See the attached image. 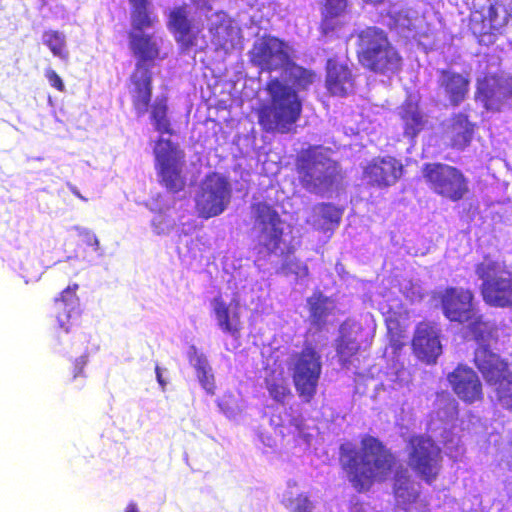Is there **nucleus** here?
I'll list each match as a JSON object with an SVG mask.
<instances>
[{
    "instance_id": "f3484780",
    "label": "nucleus",
    "mask_w": 512,
    "mask_h": 512,
    "mask_svg": "<svg viewBox=\"0 0 512 512\" xmlns=\"http://www.w3.org/2000/svg\"><path fill=\"white\" fill-rule=\"evenodd\" d=\"M442 313L450 322L463 324L470 319L475 306V295L469 288L449 286L438 295Z\"/></svg>"
},
{
    "instance_id": "3c124183",
    "label": "nucleus",
    "mask_w": 512,
    "mask_h": 512,
    "mask_svg": "<svg viewBox=\"0 0 512 512\" xmlns=\"http://www.w3.org/2000/svg\"><path fill=\"white\" fill-rule=\"evenodd\" d=\"M125 512H139L135 503L131 502L127 505Z\"/></svg>"
},
{
    "instance_id": "09e8293b",
    "label": "nucleus",
    "mask_w": 512,
    "mask_h": 512,
    "mask_svg": "<svg viewBox=\"0 0 512 512\" xmlns=\"http://www.w3.org/2000/svg\"><path fill=\"white\" fill-rule=\"evenodd\" d=\"M289 424L296 427L298 430H301L303 426V421L301 419L291 417L289 420Z\"/></svg>"
},
{
    "instance_id": "79ce46f5",
    "label": "nucleus",
    "mask_w": 512,
    "mask_h": 512,
    "mask_svg": "<svg viewBox=\"0 0 512 512\" xmlns=\"http://www.w3.org/2000/svg\"><path fill=\"white\" fill-rule=\"evenodd\" d=\"M89 360V355L83 354L80 357L76 358L72 364V380L84 376V368L87 365Z\"/></svg>"
},
{
    "instance_id": "bb28decb",
    "label": "nucleus",
    "mask_w": 512,
    "mask_h": 512,
    "mask_svg": "<svg viewBox=\"0 0 512 512\" xmlns=\"http://www.w3.org/2000/svg\"><path fill=\"white\" fill-rule=\"evenodd\" d=\"M501 79L496 74H485L477 79L475 99L482 102L488 111H500L502 99L499 96Z\"/></svg>"
},
{
    "instance_id": "f8f14e48",
    "label": "nucleus",
    "mask_w": 512,
    "mask_h": 512,
    "mask_svg": "<svg viewBox=\"0 0 512 512\" xmlns=\"http://www.w3.org/2000/svg\"><path fill=\"white\" fill-rule=\"evenodd\" d=\"M255 227L258 229V254L270 256L281 247L284 237L283 220L278 211L267 202L251 205Z\"/></svg>"
},
{
    "instance_id": "ea45409f",
    "label": "nucleus",
    "mask_w": 512,
    "mask_h": 512,
    "mask_svg": "<svg viewBox=\"0 0 512 512\" xmlns=\"http://www.w3.org/2000/svg\"><path fill=\"white\" fill-rule=\"evenodd\" d=\"M498 405L512 413V374L499 387L494 389Z\"/></svg>"
},
{
    "instance_id": "6ab92c4d",
    "label": "nucleus",
    "mask_w": 512,
    "mask_h": 512,
    "mask_svg": "<svg viewBox=\"0 0 512 512\" xmlns=\"http://www.w3.org/2000/svg\"><path fill=\"white\" fill-rule=\"evenodd\" d=\"M413 354L426 364H434L442 352L437 324L423 320L414 329L411 341Z\"/></svg>"
},
{
    "instance_id": "2eb2a0df",
    "label": "nucleus",
    "mask_w": 512,
    "mask_h": 512,
    "mask_svg": "<svg viewBox=\"0 0 512 512\" xmlns=\"http://www.w3.org/2000/svg\"><path fill=\"white\" fill-rule=\"evenodd\" d=\"M404 166L392 155L376 156L363 167L362 179L370 187L386 189L402 177Z\"/></svg>"
},
{
    "instance_id": "4468645a",
    "label": "nucleus",
    "mask_w": 512,
    "mask_h": 512,
    "mask_svg": "<svg viewBox=\"0 0 512 512\" xmlns=\"http://www.w3.org/2000/svg\"><path fill=\"white\" fill-rule=\"evenodd\" d=\"M249 57L253 65L266 72L285 68L290 61L285 42L273 36H265L254 43Z\"/></svg>"
},
{
    "instance_id": "e433bc0d",
    "label": "nucleus",
    "mask_w": 512,
    "mask_h": 512,
    "mask_svg": "<svg viewBox=\"0 0 512 512\" xmlns=\"http://www.w3.org/2000/svg\"><path fill=\"white\" fill-rule=\"evenodd\" d=\"M348 4L349 0H322L320 11L325 32L332 29L331 20L345 14Z\"/></svg>"
},
{
    "instance_id": "9d476101",
    "label": "nucleus",
    "mask_w": 512,
    "mask_h": 512,
    "mask_svg": "<svg viewBox=\"0 0 512 512\" xmlns=\"http://www.w3.org/2000/svg\"><path fill=\"white\" fill-rule=\"evenodd\" d=\"M321 373V355L313 345L307 344L293 355L291 376L296 392L303 402L310 403L314 399Z\"/></svg>"
},
{
    "instance_id": "412c9836",
    "label": "nucleus",
    "mask_w": 512,
    "mask_h": 512,
    "mask_svg": "<svg viewBox=\"0 0 512 512\" xmlns=\"http://www.w3.org/2000/svg\"><path fill=\"white\" fill-rule=\"evenodd\" d=\"M325 69V86L331 96L343 98L354 93L356 77L347 61L329 58Z\"/></svg>"
},
{
    "instance_id": "a211bd4d",
    "label": "nucleus",
    "mask_w": 512,
    "mask_h": 512,
    "mask_svg": "<svg viewBox=\"0 0 512 512\" xmlns=\"http://www.w3.org/2000/svg\"><path fill=\"white\" fill-rule=\"evenodd\" d=\"M473 363L487 385L493 386L494 389L512 374L509 362L493 352L487 345H481L475 349Z\"/></svg>"
},
{
    "instance_id": "2f4dec72",
    "label": "nucleus",
    "mask_w": 512,
    "mask_h": 512,
    "mask_svg": "<svg viewBox=\"0 0 512 512\" xmlns=\"http://www.w3.org/2000/svg\"><path fill=\"white\" fill-rule=\"evenodd\" d=\"M264 384L269 396L278 404L285 405L293 397L282 369L269 370L264 378Z\"/></svg>"
},
{
    "instance_id": "58836bf2",
    "label": "nucleus",
    "mask_w": 512,
    "mask_h": 512,
    "mask_svg": "<svg viewBox=\"0 0 512 512\" xmlns=\"http://www.w3.org/2000/svg\"><path fill=\"white\" fill-rule=\"evenodd\" d=\"M194 368L196 370L197 378L201 386L209 393H213L214 376L211 373V368L207 359L203 355L196 356Z\"/></svg>"
},
{
    "instance_id": "423d86ee",
    "label": "nucleus",
    "mask_w": 512,
    "mask_h": 512,
    "mask_svg": "<svg viewBox=\"0 0 512 512\" xmlns=\"http://www.w3.org/2000/svg\"><path fill=\"white\" fill-rule=\"evenodd\" d=\"M336 163L322 152L320 146L301 149L295 157V171L301 186L310 193L328 188L334 181L333 172Z\"/></svg>"
},
{
    "instance_id": "8fccbe9b",
    "label": "nucleus",
    "mask_w": 512,
    "mask_h": 512,
    "mask_svg": "<svg viewBox=\"0 0 512 512\" xmlns=\"http://www.w3.org/2000/svg\"><path fill=\"white\" fill-rule=\"evenodd\" d=\"M350 512H365L363 504L356 503L352 506Z\"/></svg>"
},
{
    "instance_id": "a878e982",
    "label": "nucleus",
    "mask_w": 512,
    "mask_h": 512,
    "mask_svg": "<svg viewBox=\"0 0 512 512\" xmlns=\"http://www.w3.org/2000/svg\"><path fill=\"white\" fill-rule=\"evenodd\" d=\"M398 116L402 123L403 136L411 141H415L426 129L428 121L417 102L404 101L399 107Z\"/></svg>"
},
{
    "instance_id": "393cba45",
    "label": "nucleus",
    "mask_w": 512,
    "mask_h": 512,
    "mask_svg": "<svg viewBox=\"0 0 512 512\" xmlns=\"http://www.w3.org/2000/svg\"><path fill=\"white\" fill-rule=\"evenodd\" d=\"M215 15L221 16V18L217 23L211 24L209 27L211 43L215 51L228 53L235 48L239 39V32L233 26L232 20L226 17L224 12L217 11Z\"/></svg>"
},
{
    "instance_id": "0eeeda50",
    "label": "nucleus",
    "mask_w": 512,
    "mask_h": 512,
    "mask_svg": "<svg viewBox=\"0 0 512 512\" xmlns=\"http://www.w3.org/2000/svg\"><path fill=\"white\" fill-rule=\"evenodd\" d=\"M407 459L412 471L426 484L432 485L442 470V450L431 436L412 435L407 440Z\"/></svg>"
},
{
    "instance_id": "1a4fd4ad",
    "label": "nucleus",
    "mask_w": 512,
    "mask_h": 512,
    "mask_svg": "<svg viewBox=\"0 0 512 512\" xmlns=\"http://www.w3.org/2000/svg\"><path fill=\"white\" fill-rule=\"evenodd\" d=\"M422 174L429 188L443 199L459 202L470 192L468 178L455 166L440 162L425 163Z\"/></svg>"
},
{
    "instance_id": "7ed1b4c3",
    "label": "nucleus",
    "mask_w": 512,
    "mask_h": 512,
    "mask_svg": "<svg viewBox=\"0 0 512 512\" xmlns=\"http://www.w3.org/2000/svg\"><path fill=\"white\" fill-rule=\"evenodd\" d=\"M129 48L136 58V64L130 75V96L132 106L138 117L145 115L151 104L153 75L151 68L161 59L160 47L152 34L144 31H129Z\"/></svg>"
},
{
    "instance_id": "aec40b11",
    "label": "nucleus",
    "mask_w": 512,
    "mask_h": 512,
    "mask_svg": "<svg viewBox=\"0 0 512 512\" xmlns=\"http://www.w3.org/2000/svg\"><path fill=\"white\" fill-rule=\"evenodd\" d=\"M447 380L461 401L468 404L482 401L483 385L472 368L459 364L447 375Z\"/></svg>"
},
{
    "instance_id": "b1692460",
    "label": "nucleus",
    "mask_w": 512,
    "mask_h": 512,
    "mask_svg": "<svg viewBox=\"0 0 512 512\" xmlns=\"http://www.w3.org/2000/svg\"><path fill=\"white\" fill-rule=\"evenodd\" d=\"M438 74V85L445 93L450 105L457 107L463 103L470 90L469 76L450 69H440Z\"/></svg>"
},
{
    "instance_id": "72a5a7b5",
    "label": "nucleus",
    "mask_w": 512,
    "mask_h": 512,
    "mask_svg": "<svg viewBox=\"0 0 512 512\" xmlns=\"http://www.w3.org/2000/svg\"><path fill=\"white\" fill-rule=\"evenodd\" d=\"M386 326V337L388 340V346L392 350V354L395 357L399 356V353L406 345L405 328L401 325L397 317H389L385 320Z\"/></svg>"
},
{
    "instance_id": "6e6552de",
    "label": "nucleus",
    "mask_w": 512,
    "mask_h": 512,
    "mask_svg": "<svg viewBox=\"0 0 512 512\" xmlns=\"http://www.w3.org/2000/svg\"><path fill=\"white\" fill-rule=\"evenodd\" d=\"M155 169L159 184L173 194L186 186L183 168L185 153L169 139L159 138L154 148Z\"/></svg>"
},
{
    "instance_id": "9b49d317",
    "label": "nucleus",
    "mask_w": 512,
    "mask_h": 512,
    "mask_svg": "<svg viewBox=\"0 0 512 512\" xmlns=\"http://www.w3.org/2000/svg\"><path fill=\"white\" fill-rule=\"evenodd\" d=\"M374 337V327L350 318L343 321L334 344L339 364L348 368L358 353L371 347Z\"/></svg>"
},
{
    "instance_id": "7c9ffc66",
    "label": "nucleus",
    "mask_w": 512,
    "mask_h": 512,
    "mask_svg": "<svg viewBox=\"0 0 512 512\" xmlns=\"http://www.w3.org/2000/svg\"><path fill=\"white\" fill-rule=\"evenodd\" d=\"M330 302V298L321 291L313 292L307 299L309 321L317 331H322L328 323L327 318L331 314Z\"/></svg>"
},
{
    "instance_id": "603ef678",
    "label": "nucleus",
    "mask_w": 512,
    "mask_h": 512,
    "mask_svg": "<svg viewBox=\"0 0 512 512\" xmlns=\"http://www.w3.org/2000/svg\"><path fill=\"white\" fill-rule=\"evenodd\" d=\"M41 2V4L44 6L47 4L48 0H39Z\"/></svg>"
},
{
    "instance_id": "dca6fc26",
    "label": "nucleus",
    "mask_w": 512,
    "mask_h": 512,
    "mask_svg": "<svg viewBox=\"0 0 512 512\" xmlns=\"http://www.w3.org/2000/svg\"><path fill=\"white\" fill-rule=\"evenodd\" d=\"M187 4L173 7L167 17V28L182 50H190L204 39L202 28L195 25L190 17Z\"/></svg>"
},
{
    "instance_id": "f704fd0d",
    "label": "nucleus",
    "mask_w": 512,
    "mask_h": 512,
    "mask_svg": "<svg viewBox=\"0 0 512 512\" xmlns=\"http://www.w3.org/2000/svg\"><path fill=\"white\" fill-rule=\"evenodd\" d=\"M469 316L470 319L463 321V324H467V332L472 336V339L478 343L489 340L494 331L490 323L484 320L483 315L479 314L477 309Z\"/></svg>"
},
{
    "instance_id": "c9c22d12",
    "label": "nucleus",
    "mask_w": 512,
    "mask_h": 512,
    "mask_svg": "<svg viewBox=\"0 0 512 512\" xmlns=\"http://www.w3.org/2000/svg\"><path fill=\"white\" fill-rule=\"evenodd\" d=\"M42 41L48 47L53 56L63 61H68L69 50L67 48L66 36L58 30H46L43 32Z\"/></svg>"
},
{
    "instance_id": "de8ad7c7",
    "label": "nucleus",
    "mask_w": 512,
    "mask_h": 512,
    "mask_svg": "<svg viewBox=\"0 0 512 512\" xmlns=\"http://www.w3.org/2000/svg\"><path fill=\"white\" fill-rule=\"evenodd\" d=\"M271 423L277 427H281V426H284L285 422L284 420L280 417V416H277L275 414H273L271 416V419H270Z\"/></svg>"
},
{
    "instance_id": "37998d69",
    "label": "nucleus",
    "mask_w": 512,
    "mask_h": 512,
    "mask_svg": "<svg viewBox=\"0 0 512 512\" xmlns=\"http://www.w3.org/2000/svg\"><path fill=\"white\" fill-rule=\"evenodd\" d=\"M45 77L48 80L51 87L56 89L59 92L65 91V85L61 77L57 74V72L51 68L45 70Z\"/></svg>"
},
{
    "instance_id": "a18cd8bd",
    "label": "nucleus",
    "mask_w": 512,
    "mask_h": 512,
    "mask_svg": "<svg viewBox=\"0 0 512 512\" xmlns=\"http://www.w3.org/2000/svg\"><path fill=\"white\" fill-rule=\"evenodd\" d=\"M81 236L83 237V242L87 246H91L95 250L99 248L98 238L96 237V235L93 232H91L89 230H85V231L81 232Z\"/></svg>"
},
{
    "instance_id": "473e14b6",
    "label": "nucleus",
    "mask_w": 512,
    "mask_h": 512,
    "mask_svg": "<svg viewBox=\"0 0 512 512\" xmlns=\"http://www.w3.org/2000/svg\"><path fill=\"white\" fill-rule=\"evenodd\" d=\"M150 120L154 129L160 134L172 135L174 133L168 117V99L166 96H159L155 99L151 105Z\"/></svg>"
},
{
    "instance_id": "a19ab883",
    "label": "nucleus",
    "mask_w": 512,
    "mask_h": 512,
    "mask_svg": "<svg viewBox=\"0 0 512 512\" xmlns=\"http://www.w3.org/2000/svg\"><path fill=\"white\" fill-rule=\"evenodd\" d=\"M315 209H318L325 224H330L332 226L339 225L343 214V210L341 208L332 203H319L315 206Z\"/></svg>"
},
{
    "instance_id": "ddd939ff",
    "label": "nucleus",
    "mask_w": 512,
    "mask_h": 512,
    "mask_svg": "<svg viewBox=\"0 0 512 512\" xmlns=\"http://www.w3.org/2000/svg\"><path fill=\"white\" fill-rule=\"evenodd\" d=\"M231 199L229 181L218 173L205 176L195 197V208L199 217L209 219L220 215Z\"/></svg>"
},
{
    "instance_id": "c03bdc74",
    "label": "nucleus",
    "mask_w": 512,
    "mask_h": 512,
    "mask_svg": "<svg viewBox=\"0 0 512 512\" xmlns=\"http://www.w3.org/2000/svg\"><path fill=\"white\" fill-rule=\"evenodd\" d=\"M295 501L294 512H312L313 505L308 496L300 494L296 497Z\"/></svg>"
},
{
    "instance_id": "5701e85b",
    "label": "nucleus",
    "mask_w": 512,
    "mask_h": 512,
    "mask_svg": "<svg viewBox=\"0 0 512 512\" xmlns=\"http://www.w3.org/2000/svg\"><path fill=\"white\" fill-rule=\"evenodd\" d=\"M476 129L477 124L470 121L466 113L452 114L445 130L449 147L458 151L466 149L472 143Z\"/></svg>"
},
{
    "instance_id": "c85d7f7f",
    "label": "nucleus",
    "mask_w": 512,
    "mask_h": 512,
    "mask_svg": "<svg viewBox=\"0 0 512 512\" xmlns=\"http://www.w3.org/2000/svg\"><path fill=\"white\" fill-rule=\"evenodd\" d=\"M79 285L74 283L66 287L60 296L55 298L56 303H62L64 306V313L59 314L58 322L59 326L69 332L74 326L78 325L79 320V298L76 294Z\"/></svg>"
},
{
    "instance_id": "20e7f679",
    "label": "nucleus",
    "mask_w": 512,
    "mask_h": 512,
    "mask_svg": "<svg viewBox=\"0 0 512 512\" xmlns=\"http://www.w3.org/2000/svg\"><path fill=\"white\" fill-rule=\"evenodd\" d=\"M356 57L362 68L375 74H396L403 58L382 28L368 26L356 32Z\"/></svg>"
},
{
    "instance_id": "cd10ccee",
    "label": "nucleus",
    "mask_w": 512,
    "mask_h": 512,
    "mask_svg": "<svg viewBox=\"0 0 512 512\" xmlns=\"http://www.w3.org/2000/svg\"><path fill=\"white\" fill-rule=\"evenodd\" d=\"M211 304L217 324L221 331L226 334H230L235 338L239 337L242 324L238 305H236L235 310L231 311L230 305L226 303L221 295L213 298Z\"/></svg>"
},
{
    "instance_id": "39448f33",
    "label": "nucleus",
    "mask_w": 512,
    "mask_h": 512,
    "mask_svg": "<svg viewBox=\"0 0 512 512\" xmlns=\"http://www.w3.org/2000/svg\"><path fill=\"white\" fill-rule=\"evenodd\" d=\"M474 271L481 280L480 294L486 305L512 308V271L507 269L504 261L486 254L475 264Z\"/></svg>"
},
{
    "instance_id": "f257e3e1",
    "label": "nucleus",
    "mask_w": 512,
    "mask_h": 512,
    "mask_svg": "<svg viewBox=\"0 0 512 512\" xmlns=\"http://www.w3.org/2000/svg\"><path fill=\"white\" fill-rule=\"evenodd\" d=\"M340 463L358 493L368 492L374 484L384 483L392 477L393 494L398 503L410 505L419 499L407 468L378 437L364 435L359 448L342 445Z\"/></svg>"
},
{
    "instance_id": "f03ea898",
    "label": "nucleus",
    "mask_w": 512,
    "mask_h": 512,
    "mask_svg": "<svg viewBox=\"0 0 512 512\" xmlns=\"http://www.w3.org/2000/svg\"><path fill=\"white\" fill-rule=\"evenodd\" d=\"M284 69L293 87L277 77L268 80L265 89L269 101L260 105L256 112L258 124L267 133L288 134L294 130L302 114V101L298 91L308 90L317 79L315 71L297 65L291 60Z\"/></svg>"
},
{
    "instance_id": "4c0bfd02",
    "label": "nucleus",
    "mask_w": 512,
    "mask_h": 512,
    "mask_svg": "<svg viewBox=\"0 0 512 512\" xmlns=\"http://www.w3.org/2000/svg\"><path fill=\"white\" fill-rule=\"evenodd\" d=\"M295 247L288 245L285 250L281 251L280 256L283 258L281 270L285 274H294L299 278H306L309 276L308 266L297 258L290 259L289 256L293 255Z\"/></svg>"
},
{
    "instance_id": "c756f323",
    "label": "nucleus",
    "mask_w": 512,
    "mask_h": 512,
    "mask_svg": "<svg viewBox=\"0 0 512 512\" xmlns=\"http://www.w3.org/2000/svg\"><path fill=\"white\" fill-rule=\"evenodd\" d=\"M128 1L130 4L131 31H144L152 28L158 22L150 0Z\"/></svg>"
},
{
    "instance_id": "4be33fe9",
    "label": "nucleus",
    "mask_w": 512,
    "mask_h": 512,
    "mask_svg": "<svg viewBox=\"0 0 512 512\" xmlns=\"http://www.w3.org/2000/svg\"><path fill=\"white\" fill-rule=\"evenodd\" d=\"M512 20V0H493L487 13L488 24L482 20L481 27L477 23L472 24V29L479 37L495 35L500 32Z\"/></svg>"
},
{
    "instance_id": "49530a36",
    "label": "nucleus",
    "mask_w": 512,
    "mask_h": 512,
    "mask_svg": "<svg viewBox=\"0 0 512 512\" xmlns=\"http://www.w3.org/2000/svg\"><path fill=\"white\" fill-rule=\"evenodd\" d=\"M155 373H156V377H157L158 383L164 389L165 385H166V382L164 381V379L162 377L161 369H160V367L158 365H156V367H155Z\"/></svg>"
}]
</instances>
